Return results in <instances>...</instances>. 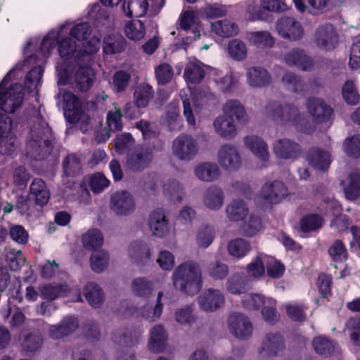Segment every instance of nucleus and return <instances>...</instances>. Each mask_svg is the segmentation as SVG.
<instances>
[{
	"label": "nucleus",
	"instance_id": "f257e3e1",
	"mask_svg": "<svg viewBox=\"0 0 360 360\" xmlns=\"http://www.w3.org/2000/svg\"><path fill=\"white\" fill-rule=\"evenodd\" d=\"M69 24H64L58 31H51L43 39L41 50L44 56H48L58 46V51L64 62L58 68V84L64 86L70 82L69 72L75 63L78 65L84 55L77 49V44L70 37H63L65 30H68Z\"/></svg>",
	"mask_w": 360,
	"mask_h": 360
},
{
	"label": "nucleus",
	"instance_id": "f03ea898",
	"mask_svg": "<svg viewBox=\"0 0 360 360\" xmlns=\"http://www.w3.org/2000/svg\"><path fill=\"white\" fill-rule=\"evenodd\" d=\"M265 113L268 118L278 124L293 126L297 130L304 133L311 131L307 127L306 118L298 112L296 107L287 104L283 105L278 102L273 101L266 106Z\"/></svg>",
	"mask_w": 360,
	"mask_h": 360
},
{
	"label": "nucleus",
	"instance_id": "7ed1b4c3",
	"mask_svg": "<svg viewBox=\"0 0 360 360\" xmlns=\"http://www.w3.org/2000/svg\"><path fill=\"white\" fill-rule=\"evenodd\" d=\"M172 279L176 289L188 295L196 294L202 286L200 266L191 261L182 263L175 269Z\"/></svg>",
	"mask_w": 360,
	"mask_h": 360
},
{
	"label": "nucleus",
	"instance_id": "20e7f679",
	"mask_svg": "<svg viewBox=\"0 0 360 360\" xmlns=\"http://www.w3.org/2000/svg\"><path fill=\"white\" fill-rule=\"evenodd\" d=\"M64 115L70 123L79 122L81 131L86 133L92 128L91 119L85 112L83 105L79 98L71 92L65 91L63 94Z\"/></svg>",
	"mask_w": 360,
	"mask_h": 360
},
{
	"label": "nucleus",
	"instance_id": "39448f33",
	"mask_svg": "<svg viewBox=\"0 0 360 360\" xmlns=\"http://www.w3.org/2000/svg\"><path fill=\"white\" fill-rule=\"evenodd\" d=\"M242 302L243 306L248 309H259L262 306V317L269 324L274 325L280 319L276 309V301L271 297H266L259 293L248 294L244 296Z\"/></svg>",
	"mask_w": 360,
	"mask_h": 360
},
{
	"label": "nucleus",
	"instance_id": "423d86ee",
	"mask_svg": "<svg viewBox=\"0 0 360 360\" xmlns=\"http://www.w3.org/2000/svg\"><path fill=\"white\" fill-rule=\"evenodd\" d=\"M109 185L110 181L101 172L85 176L79 184L82 189L80 201L86 205L90 202L91 196L89 188L94 194H99L103 192Z\"/></svg>",
	"mask_w": 360,
	"mask_h": 360
},
{
	"label": "nucleus",
	"instance_id": "0eeeda50",
	"mask_svg": "<svg viewBox=\"0 0 360 360\" xmlns=\"http://www.w3.org/2000/svg\"><path fill=\"white\" fill-rule=\"evenodd\" d=\"M172 152L178 159L189 161L193 159L198 152L197 141L191 135L181 134L173 141Z\"/></svg>",
	"mask_w": 360,
	"mask_h": 360
},
{
	"label": "nucleus",
	"instance_id": "6e6552de",
	"mask_svg": "<svg viewBox=\"0 0 360 360\" xmlns=\"http://www.w3.org/2000/svg\"><path fill=\"white\" fill-rule=\"evenodd\" d=\"M110 209L117 216H127L136 209L134 198L127 191H118L110 197Z\"/></svg>",
	"mask_w": 360,
	"mask_h": 360
},
{
	"label": "nucleus",
	"instance_id": "1a4fd4ad",
	"mask_svg": "<svg viewBox=\"0 0 360 360\" xmlns=\"http://www.w3.org/2000/svg\"><path fill=\"white\" fill-rule=\"evenodd\" d=\"M25 89L20 84H14L5 92H1V110L6 113L15 112L22 105Z\"/></svg>",
	"mask_w": 360,
	"mask_h": 360
},
{
	"label": "nucleus",
	"instance_id": "9d476101",
	"mask_svg": "<svg viewBox=\"0 0 360 360\" xmlns=\"http://www.w3.org/2000/svg\"><path fill=\"white\" fill-rule=\"evenodd\" d=\"M229 331L236 338H248L253 334V325L248 316L241 313H231L227 319Z\"/></svg>",
	"mask_w": 360,
	"mask_h": 360
},
{
	"label": "nucleus",
	"instance_id": "9b49d317",
	"mask_svg": "<svg viewBox=\"0 0 360 360\" xmlns=\"http://www.w3.org/2000/svg\"><path fill=\"white\" fill-rule=\"evenodd\" d=\"M70 82L73 84V79L76 86L82 91H86L92 86L95 78V73L89 65L82 66L75 63L72 70L69 72Z\"/></svg>",
	"mask_w": 360,
	"mask_h": 360
},
{
	"label": "nucleus",
	"instance_id": "f8f14e48",
	"mask_svg": "<svg viewBox=\"0 0 360 360\" xmlns=\"http://www.w3.org/2000/svg\"><path fill=\"white\" fill-rule=\"evenodd\" d=\"M288 194V188L283 183L280 181H274L264 185L259 198H262L263 200V202H261V203L274 204L279 202ZM260 199H258V201Z\"/></svg>",
	"mask_w": 360,
	"mask_h": 360
},
{
	"label": "nucleus",
	"instance_id": "ddd939ff",
	"mask_svg": "<svg viewBox=\"0 0 360 360\" xmlns=\"http://www.w3.org/2000/svg\"><path fill=\"white\" fill-rule=\"evenodd\" d=\"M276 30L281 37L291 41L299 40L304 34L301 24L291 17L281 18L277 22Z\"/></svg>",
	"mask_w": 360,
	"mask_h": 360
},
{
	"label": "nucleus",
	"instance_id": "4468645a",
	"mask_svg": "<svg viewBox=\"0 0 360 360\" xmlns=\"http://www.w3.org/2000/svg\"><path fill=\"white\" fill-rule=\"evenodd\" d=\"M217 160L219 165L228 170L239 168L241 158L237 148L231 145L222 146L217 153Z\"/></svg>",
	"mask_w": 360,
	"mask_h": 360
},
{
	"label": "nucleus",
	"instance_id": "2eb2a0df",
	"mask_svg": "<svg viewBox=\"0 0 360 360\" xmlns=\"http://www.w3.org/2000/svg\"><path fill=\"white\" fill-rule=\"evenodd\" d=\"M198 303L202 310L214 311L223 306L224 297L219 290L210 288L200 295Z\"/></svg>",
	"mask_w": 360,
	"mask_h": 360
},
{
	"label": "nucleus",
	"instance_id": "dca6fc26",
	"mask_svg": "<svg viewBox=\"0 0 360 360\" xmlns=\"http://www.w3.org/2000/svg\"><path fill=\"white\" fill-rule=\"evenodd\" d=\"M338 36L336 32L330 24L320 26L316 31L314 41L321 49L330 50L335 48Z\"/></svg>",
	"mask_w": 360,
	"mask_h": 360
},
{
	"label": "nucleus",
	"instance_id": "f3484780",
	"mask_svg": "<svg viewBox=\"0 0 360 360\" xmlns=\"http://www.w3.org/2000/svg\"><path fill=\"white\" fill-rule=\"evenodd\" d=\"M11 129V119L9 117L4 119L1 115V154L11 155L17 148V141Z\"/></svg>",
	"mask_w": 360,
	"mask_h": 360
},
{
	"label": "nucleus",
	"instance_id": "a211bd4d",
	"mask_svg": "<svg viewBox=\"0 0 360 360\" xmlns=\"http://www.w3.org/2000/svg\"><path fill=\"white\" fill-rule=\"evenodd\" d=\"M150 1V11L153 15H157L164 4L160 7L157 13H154L153 4H155V0H149ZM149 10L148 0H130L127 4L123 5V11L127 17L141 18L143 17Z\"/></svg>",
	"mask_w": 360,
	"mask_h": 360
},
{
	"label": "nucleus",
	"instance_id": "6ab92c4d",
	"mask_svg": "<svg viewBox=\"0 0 360 360\" xmlns=\"http://www.w3.org/2000/svg\"><path fill=\"white\" fill-rule=\"evenodd\" d=\"M148 224L150 231L156 237H165L169 231L168 221L162 210L158 209L152 212L149 215Z\"/></svg>",
	"mask_w": 360,
	"mask_h": 360
},
{
	"label": "nucleus",
	"instance_id": "aec40b11",
	"mask_svg": "<svg viewBox=\"0 0 360 360\" xmlns=\"http://www.w3.org/2000/svg\"><path fill=\"white\" fill-rule=\"evenodd\" d=\"M276 155L283 159H295L301 154L300 146L290 139L277 141L274 146Z\"/></svg>",
	"mask_w": 360,
	"mask_h": 360
},
{
	"label": "nucleus",
	"instance_id": "412c9836",
	"mask_svg": "<svg viewBox=\"0 0 360 360\" xmlns=\"http://www.w3.org/2000/svg\"><path fill=\"white\" fill-rule=\"evenodd\" d=\"M114 110H110L107 115V125L103 131H101V134L97 135V140L99 142H103L109 139L110 137V131H120L122 128V117L120 109L115 103L113 104Z\"/></svg>",
	"mask_w": 360,
	"mask_h": 360
},
{
	"label": "nucleus",
	"instance_id": "4be33fe9",
	"mask_svg": "<svg viewBox=\"0 0 360 360\" xmlns=\"http://www.w3.org/2000/svg\"><path fill=\"white\" fill-rule=\"evenodd\" d=\"M245 146L261 162H266L269 160V153L266 143L259 136L251 135L244 138Z\"/></svg>",
	"mask_w": 360,
	"mask_h": 360
},
{
	"label": "nucleus",
	"instance_id": "5701e85b",
	"mask_svg": "<svg viewBox=\"0 0 360 360\" xmlns=\"http://www.w3.org/2000/svg\"><path fill=\"white\" fill-rule=\"evenodd\" d=\"M307 160L311 167L322 171L328 169L332 162L330 153L318 148L309 151Z\"/></svg>",
	"mask_w": 360,
	"mask_h": 360
},
{
	"label": "nucleus",
	"instance_id": "b1692460",
	"mask_svg": "<svg viewBox=\"0 0 360 360\" xmlns=\"http://www.w3.org/2000/svg\"><path fill=\"white\" fill-rule=\"evenodd\" d=\"M307 108L309 113L316 122H323L330 120L333 114L331 108L319 98L309 99Z\"/></svg>",
	"mask_w": 360,
	"mask_h": 360
},
{
	"label": "nucleus",
	"instance_id": "393cba45",
	"mask_svg": "<svg viewBox=\"0 0 360 360\" xmlns=\"http://www.w3.org/2000/svg\"><path fill=\"white\" fill-rule=\"evenodd\" d=\"M224 198V193L222 189L212 186L207 188L204 192L202 202L206 208L217 211L222 207Z\"/></svg>",
	"mask_w": 360,
	"mask_h": 360
},
{
	"label": "nucleus",
	"instance_id": "a878e982",
	"mask_svg": "<svg viewBox=\"0 0 360 360\" xmlns=\"http://www.w3.org/2000/svg\"><path fill=\"white\" fill-rule=\"evenodd\" d=\"M128 251L133 262L139 266L146 264L151 259V250L148 245L143 242L131 243Z\"/></svg>",
	"mask_w": 360,
	"mask_h": 360
},
{
	"label": "nucleus",
	"instance_id": "bb28decb",
	"mask_svg": "<svg viewBox=\"0 0 360 360\" xmlns=\"http://www.w3.org/2000/svg\"><path fill=\"white\" fill-rule=\"evenodd\" d=\"M284 60L289 65H295L303 70H309L313 67V61L304 51L300 49H294L284 56Z\"/></svg>",
	"mask_w": 360,
	"mask_h": 360
},
{
	"label": "nucleus",
	"instance_id": "cd10ccee",
	"mask_svg": "<svg viewBox=\"0 0 360 360\" xmlns=\"http://www.w3.org/2000/svg\"><path fill=\"white\" fill-rule=\"evenodd\" d=\"M30 197L39 206L46 205L50 198V192L41 179H34L30 186Z\"/></svg>",
	"mask_w": 360,
	"mask_h": 360
},
{
	"label": "nucleus",
	"instance_id": "c85d7f7f",
	"mask_svg": "<svg viewBox=\"0 0 360 360\" xmlns=\"http://www.w3.org/2000/svg\"><path fill=\"white\" fill-rule=\"evenodd\" d=\"M247 82L252 87H262L271 82L269 73L263 68L251 67L246 72Z\"/></svg>",
	"mask_w": 360,
	"mask_h": 360
},
{
	"label": "nucleus",
	"instance_id": "c756f323",
	"mask_svg": "<svg viewBox=\"0 0 360 360\" xmlns=\"http://www.w3.org/2000/svg\"><path fill=\"white\" fill-rule=\"evenodd\" d=\"M151 160V152L148 149L142 148L137 150L129 158L127 165L131 170L139 172L148 167Z\"/></svg>",
	"mask_w": 360,
	"mask_h": 360
},
{
	"label": "nucleus",
	"instance_id": "7c9ffc66",
	"mask_svg": "<svg viewBox=\"0 0 360 360\" xmlns=\"http://www.w3.org/2000/svg\"><path fill=\"white\" fill-rule=\"evenodd\" d=\"M154 97L153 87L146 83H141L135 87L133 101L137 108H146Z\"/></svg>",
	"mask_w": 360,
	"mask_h": 360
},
{
	"label": "nucleus",
	"instance_id": "2f4dec72",
	"mask_svg": "<svg viewBox=\"0 0 360 360\" xmlns=\"http://www.w3.org/2000/svg\"><path fill=\"white\" fill-rule=\"evenodd\" d=\"M215 131L224 138H232L236 134V128L232 117L219 116L214 121Z\"/></svg>",
	"mask_w": 360,
	"mask_h": 360
},
{
	"label": "nucleus",
	"instance_id": "473e14b6",
	"mask_svg": "<svg viewBox=\"0 0 360 360\" xmlns=\"http://www.w3.org/2000/svg\"><path fill=\"white\" fill-rule=\"evenodd\" d=\"M346 198L354 200L360 196V173H352L342 181Z\"/></svg>",
	"mask_w": 360,
	"mask_h": 360
},
{
	"label": "nucleus",
	"instance_id": "72a5a7b5",
	"mask_svg": "<svg viewBox=\"0 0 360 360\" xmlns=\"http://www.w3.org/2000/svg\"><path fill=\"white\" fill-rule=\"evenodd\" d=\"M194 172L198 179L207 182L217 179L220 174L218 166L212 162L199 164L195 167Z\"/></svg>",
	"mask_w": 360,
	"mask_h": 360
},
{
	"label": "nucleus",
	"instance_id": "f704fd0d",
	"mask_svg": "<svg viewBox=\"0 0 360 360\" xmlns=\"http://www.w3.org/2000/svg\"><path fill=\"white\" fill-rule=\"evenodd\" d=\"M249 209L246 203L240 200H232L226 208V214L231 221L243 220L248 215Z\"/></svg>",
	"mask_w": 360,
	"mask_h": 360
},
{
	"label": "nucleus",
	"instance_id": "c9c22d12",
	"mask_svg": "<svg viewBox=\"0 0 360 360\" xmlns=\"http://www.w3.org/2000/svg\"><path fill=\"white\" fill-rule=\"evenodd\" d=\"M211 28L212 32L221 37H230L236 35L239 32L238 25L226 19L212 22Z\"/></svg>",
	"mask_w": 360,
	"mask_h": 360
},
{
	"label": "nucleus",
	"instance_id": "e433bc0d",
	"mask_svg": "<svg viewBox=\"0 0 360 360\" xmlns=\"http://www.w3.org/2000/svg\"><path fill=\"white\" fill-rule=\"evenodd\" d=\"M78 327L77 319L74 316L65 317L60 324L49 326L52 335L68 336Z\"/></svg>",
	"mask_w": 360,
	"mask_h": 360
},
{
	"label": "nucleus",
	"instance_id": "4c0bfd02",
	"mask_svg": "<svg viewBox=\"0 0 360 360\" xmlns=\"http://www.w3.org/2000/svg\"><path fill=\"white\" fill-rule=\"evenodd\" d=\"M125 39L120 34H110L104 38L103 49L106 54L119 53L124 51Z\"/></svg>",
	"mask_w": 360,
	"mask_h": 360
},
{
	"label": "nucleus",
	"instance_id": "58836bf2",
	"mask_svg": "<svg viewBox=\"0 0 360 360\" xmlns=\"http://www.w3.org/2000/svg\"><path fill=\"white\" fill-rule=\"evenodd\" d=\"M184 77L192 84H198L205 77V70L200 62L190 61L187 63L184 70Z\"/></svg>",
	"mask_w": 360,
	"mask_h": 360
},
{
	"label": "nucleus",
	"instance_id": "ea45409f",
	"mask_svg": "<svg viewBox=\"0 0 360 360\" xmlns=\"http://www.w3.org/2000/svg\"><path fill=\"white\" fill-rule=\"evenodd\" d=\"M64 174L75 176L82 173L81 156L77 154L68 155L63 162Z\"/></svg>",
	"mask_w": 360,
	"mask_h": 360
},
{
	"label": "nucleus",
	"instance_id": "a19ab883",
	"mask_svg": "<svg viewBox=\"0 0 360 360\" xmlns=\"http://www.w3.org/2000/svg\"><path fill=\"white\" fill-rule=\"evenodd\" d=\"M131 290L134 295L141 297H148L153 290L151 281L146 278H136L131 281Z\"/></svg>",
	"mask_w": 360,
	"mask_h": 360
},
{
	"label": "nucleus",
	"instance_id": "79ce46f5",
	"mask_svg": "<svg viewBox=\"0 0 360 360\" xmlns=\"http://www.w3.org/2000/svg\"><path fill=\"white\" fill-rule=\"evenodd\" d=\"M82 241L86 249L96 250L102 246L103 238L98 229H93L82 235Z\"/></svg>",
	"mask_w": 360,
	"mask_h": 360
},
{
	"label": "nucleus",
	"instance_id": "37998d69",
	"mask_svg": "<svg viewBox=\"0 0 360 360\" xmlns=\"http://www.w3.org/2000/svg\"><path fill=\"white\" fill-rule=\"evenodd\" d=\"M227 49L230 57L235 60H243L247 56V46L243 41L238 39L230 40L227 45Z\"/></svg>",
	"mask_w": 360,
	"mask_h": 360
},
{
	"label": "nucleus",
	"instance_id": "c03bdc74",
	"mask_svg": "<svg viewBox=\"0 0 360 360\" xmlns=\"http://www.w3.org/2000/svg\"><path fill=\"white\" fill-rule=\"evenodd\" d=\"M223 112L225 116L232 117L235 116L238 121L245 120L246 113L243 106L237 100H229L223 106Z\"/></svg>",
	"mask_w": 360,
	"mask_h": 360
},
{
	"label": "nucleus",
	"instance_id": "a18cd8bd",
	"mask_svg": "<svg viewBox=\"0 0 360 360\" xmlns=\"http://www.w3.org/2000/svg\"><path fill=\"white\" fill-rule=\"evenodd\" d=\"M124 34L131 40H141L146 34L145 26L139 20H131L125 25Z\"/></svg>",
	"mask_w": 360,
	"mask_h": 360
},
{
	"label": "nucleus",
	"instance_id": "49530a36",
	"mask_svg": "<svg viewBox=\"0 0 360 360\" xmlns=\"http://www.w3.org/2000/svg\"><path fill=\"white\" fill-rule=\"evenodd\" d=\"M84 295L90 305L98 307L103 300V293L101 288L93 283H90L84 288Z\"/></svg>",
	"mask_w": 360,
	"mask_h": 360
},
{
	"label": "nucleus",
	"instance_id": "de8ad7c7",
	"mask_svg": "<svg viewBox=\"0 0 360 360\" xmlns=\"http://www.w3.org/2000/svg\"><path fill=\"white\" fill-rule=\"evenodd\" d=\"M250 250V245L249 243L242 238L232 240L228 245L229 255L236 258H243Z\"/></svg>",
	"mask_w": 360,
	"mask_h": 360
},
{
	"label": "nucleus",
	"instance_id": "09e8293b",
	"mask_svg": "<svg viewBox=\"0 0 360 360\" xmlns=\"http://www.w3.org/2000/svg\"><path fill=\"white\" fill-rule=\"evenodd\" d=\"M5 258L9 268L13 271L18 270L25 263V258L20 250H16L11 248H6Z\"/></svg>",
	"mask_w": 360,
	"mask_h": 360
},
{
	"label": "nucleus",
	"instance_id": "8fccbe9b",
	"mask_svg": "<svg viewBox=\"0 0 360 360\" xmlns=\"http://www.w3.org/2000/svg\"><path fill=\"white\" fill-rule=\"evenodd\" d=\"M265 256H257L247 266L248 276L252 278H260L265 274Z\"/></svg>",
	"mask_w": 360,
	"mask_h": 360
},
{
	"label": "nucleus",
	"instance_id": "3c124183",
	"mask_svg": "<svg viewBox=\"0 0 360 360\" xmlns=\"http://www.w3.org/2000/svg\"><path fill=\"white\" fill-rule=\"evenodd\" d=\"M163 193L174 202H180L184 196L183 188L176 180L169 181L164 184Z\"/></svg>",
	"mask_w": 360,
	"mask_h": 360
},
{
	"label": "nucleus",
	"instance_id": "603ef678",
	"mask_svg": "<svg viewBox=\"0 0 360 360\" xmlns=\"http://www.w3.org/2000/svg\"><path fill=\"white\" fill-rule=\"evenodd\" d=\"M68 290L69 288L65 284H51L44 285L41 289V293L44 298L53 300L66 295Z\"/></svg>",
	"mask_w": 360,
	"mask_h": 360
},
{
	"label": "nucleus",
	"instance_id": "864d4df0",
	"mask_svg": "<svg viewBox=\"0 0 360 360\" xmlns=\"http://www.w3.org/2000/svg\"><path fill=\"white\" fill-rule=\"evenodd\" d=\"M109 257L104 250L95 251L91 257V265L93 271L97 273L103 271L108 265Z\"/></svg>",
	"mask_w": 360,
	"mask_h": 360
},
{
	"label": "nucleus",
	"instance_id": "5fc2aeb1",
	"mask_svg": "<svg viewBox=\"0 0 360 360\" xmlns=\"http://www.w3.org/2000/svg\"><path fill=\"white\" fill-rule=\"evenodd\" d=\"M214 236V229L209 226L200 227L196 233V242L199 247L207 248L213 241Z\"/></svg>",
	"mask_w": 360,
	"mask_h": 360
},
{
	"label": "nucleus",
	"instance_id": "6e6d98bb",
	"mask_svg": "<svg viewBox=\"0 0 360 360\" xmlns=\"http://www.w3.org/2000/svg\"><path fill=\"white\" fill-rule=\"evenodd\" d=\"M249 40L250 43L260 48L271 47L274 43L273 37L268 32H251L249 35Z\"/></svg>",
	"mask_w": 360,
	"mask_h": 360
},
{
	"label": "nucleus",
	"instance_id": "4d7b16f0",
	"mask_svg": "<svg viewBox=\"0 0 360 360\" xmlns=\"http://www.w3.org/2000/svg\"><path fill=\"white\" fill-rule=\"evenodd\" d=\"M265 265L267 275L271 278H278L284 274V265L273 257L265 256Z\"/></svg>",
	"mask_w": 360,
	"mask_h": 360
},
{
	"label": "nucleus",
	"instance_id": "13d9d810",
	"mask_svg": "<svg viewBox=\"0 0 360 360\" xmlns=\"http://www.w3.org/2000/svg\"><path fill=\"white\" fill-rule=\"evenodd\" d=\"M323 224V219L316 214H309L303 217L300 221L302 231L309 232L320 229Z\"/></svg>",
	"mask_w": 360,
	"mask_h": 360
},
{
	"label": "nucleus",
	"instance_id": "bf43d9fd",
	"mask_svg": "<svg viewBox=\"0 0 360 360\" xmlns=\"http://www.w3.org/2000/svg\"><path fill=\"white\" fill-rule=\"evenodd\" d=\"M343 150L349 156H360V135L356 134L345 139L343 143Z\"/></svg>",
	"mask_w": 360,
	"mask_h": 360
},
{
	"label": "nucleus",
	"instance_id": "052dcab7",
	"mask_svg": "<svg viewBox=\"0 0 360 360\" xmlns=\"http://www.w3.org/2000/svg\"><path fill=\"white\" fill-rule=\"evenodd\" d=\"M140 315L146 320L155 321L160 319L162 313V306L160 304L143 306L139 311Z\"/></svg>",
	"mask_w": 360,
	"mask_h": 360
},
{
	"label": "nucleus",
	"instance_id": "680f3d73",
	"mask_svg": "<svg viewBox=\"0 0 360 360\" xmlns=\"http://www.w3.org/2000/svg\"><path fill=\"white\" fill-rule=\"evenodd\" d=\"M342 92L347 103L349 105H356L359 103V96L353 82H346L342 86Z\"/></svg>",
	"mask_w": 360,
	"mask_h": 360
},
{
	"label": "nucleus",
	"instance_id": "e2e57ef3",
	"mask_svg": "<svg viewBox=\"0 0 360 360\" xmlns=\"http://www.w3.org/2000/svg\"><path fill=\"white\" fill-rule=\"evenodd\" d=\"M174 75L172 68L168 63H162L155 68V76L158 84H166Z\"/></svg>",
	"mask_w": 360,
	"mask_h": 360
},
{
	"label": "nucleus",
	"instance_id": "0e129e2a",
	"mask_svg": "<svg viewBox=\"0 0 360 360\" xmlns=\"http://www.w3.org/2000/svg\"><path fill=\"white\" fill-rule=\"evenodd\" d=\"M262 229V220L259 217L250 215L248 220L245 221L243 231L245 236L251 237L257 234Z\"/></svg>",
	"mask_w": 360,
	"mask_h": 360
},
{
	"label": "nucleus",
	"instance_id": "69168bd1",
	"mask_svg": "<svg viewBox=\"0 0 360 360\" xmlns=\"http://www.w3.org/2000/svg\"><path fill=\"white\" fill-rule=\"evenodd\" d=\"M282 84L286 89L292 92L304 90L302 82L292 73H286L282 79Z\"/></svg>",
	"mask_w": 360,
	"mask_h": 360
},
{
	"label": "nucleus",
	"instance_id": "338daca9",
	"mask_svg": "<svg viewBox=\"0 0 360 360\" xmlns=\"http://www.w3.org/2000/svg\"><path fill=\"white\" fill-rule=\"evenodd\" d=\"M9 236L16 243L25 245L28 241L29 234L21 225H12L9 229Z\"/></svg>",
	"mask_w": 360,
	"mask_h": 360
},
{
	"label": "nucleus",
	"instance_id": "774afa93",
	"mask_svg": "<svg viewBox=\"0 0 360 360\" xmlns=\"http://www.w3.org/2000/svg\"><path fill=\"white\" fill-rule=\"evenodd\" d=\"M328 253L334 262L345 260L347 257V250L341 240H335L328 250Z\"/></svg>",
	"mask_w": 360,
	"mask_h": 360
}]
</instances>
